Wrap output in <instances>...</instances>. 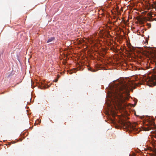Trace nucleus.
Listing matches in <instances>:
<instances>
[{"label":"nucleus","instance_id":"f257e3e1","mask_svg":"<svg viewBox=\"0 0 156 156\" xmlns=\"http://www.w3.org/2000/svg\"><path fill=\"white\" fill-rule=\"evenodd\" d=\"M129 87L126 84L115 85L111 90L109 97L115 108H122L126 105V101L129 99Z\"/></svg>","mask_w":156,"mask_h":156},{"label":"nucleus","instance_id":"0eeeda50","mask_svg":"<svg viewBox=\"0 0 156 156\" xmlns=\"http://www.w3.org/2000/svg\"><path fill=\"white\" fill-rule=\"evenodd\" d=\"M58 79H56L55 80V82H57V81H58Z\"/></svg>","mask_w":156,"mask_h":156},{"label":"nucleus","instance_id":"423d86ee","mask_svg":"<svg viewBox=\"0 0 156 156\" xmlns=\"http://www.w3.org/2000/svg\"><path fill=\"white\" fill-rule=\"evenodd\" d=\"M154 5H155V6H153L152 7L153 8H155V10H156V2H154Z\"/></svg>","mask_w":156,"mask_h":156},{"label":"nucleus","instance_id":"39448f33","mask_svg":"<svg viewBox=\"0 0 156 156\" xmlns=\"http://www.w3.org/2000/svg\"><path fill=\"white\" fill-rule=\"evenodd\" d=\"M88 69L89 70L92 72H94L96 71V70L95 69H92L91 67H88Z\"/></svg>","mask_w":156,"mask_h":156},{"label":"nucleus","instance_id":"7ed1b4c3","mask_svg":"<svg viewBox=\"0 0 156 156\" xmlns=\"http://www.w3.org/2000/svg\"><path fill=\"white\" fill-rule=\"evenodd\" d=\"M146 125H147V127H145L143 128L144 130L145 131H147L151 129H155L156 127L155 124L152 121H149L148 123Z\"/></svg>","mask_w":156,"mask_h":156},{"label":"nucleus","instance_id":"20e7f679","mask_svg":"<svg viewBox=\"0 0 156 156\" xmlns=\"http://www.w3.org/2000/svg\"><path fill=\"white\" fill-rule=\"evenodd\" d=\"M55 40V38L54 37H51V38H49L48 39V40L47 41V43L51 42Z\"/></svg>","mask_w":156,"mask_h":156},{"label":"nucleus","instance_id":"6e6552de","mask_svg":"<svg viewBox=\"0 0 156 156\" xmlns=\"http://www.w3.org/2000/svg\"><path fill=\"white\" fill-rule=\"evenodd\" d=\"M75 70H76V69H73V72L75 73Z\"/></svg>","mask_w":156,"mask_h":156},{"label":"nucleus","instance_id":"f03ea898","mask_svg":"<svg viewBox=\"0 0 156 156\" xmlns=\"http://www.w3.org/2000/svg\"><path fill=\"white\" fill-rule=\"evenodd\" d=\"M120 123L124 128H126L131 131H134L136 133H138L141 131V129L140 128L136 127V124H132L130 122H127L124 119H122L120 121Z\"/></svg>","mask_w":156,"mask_h":156},{"label":"nucleus","instance_id":"1a4fd4ad","mask_svg":"<svg viewBox=\"0 0 156 156\" xmlns=\"http://www.w3.org/2000/svg\"><path fill=\"white\" fill-rule=\"evenodd\" d=\"M70 73V74H72V72Z\"/></svg>","mask_w":156,"mask_h":156}]
</instances>
